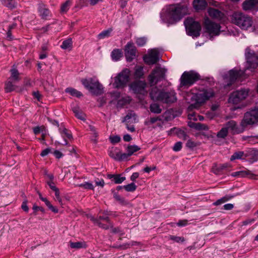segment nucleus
<instances>
[{"label":"nucleus","instance_id":"49530a36","mask_svg":"<svg viewBox=\"0 0 258 258\" xmlns=\"http://www.w3.org/2000/svg\"><path fill=\"white\" fill-rule=\"evenodd\" d=\"M3 4L10 9L14 8L16 6L13 0H4Z\"/></svg>","mask_w":258,"mask_h":258},{"label":"nucleus","instance_id":"0eeeda50","mask_svg":"<svg viewBox=\"0 0 258 258\" xmlns=\"http://www.w3.org/2000/svg\"><path fill=\"white\" fill-rule=\"evenodd\" d=\"M82 83L94 95H98L102 93L103 87L95 78L83 79Z\"/></svg>","mask_w":258,"mask_h":258},{"label":"nucleus","instance_id":"6e6552de","mask_svg":"<svg viewBox=\"0 0 258 258\" xmlns=\"http://www.w3.org/2000/svg\"><path fill=\"white\" fill-rule=\"evenodd\" d=\"M102 214V216H99L97 219L91 217V220L99 227L104 229H108L110 227H112L109 217L111 215V213L107 211H103Z\"/></svg>","mask_w":258,"mask_h":258},{"label":"nucleus","instance_id":"8fccbe9b","mask_svg":"<svg viewBox=\"0 0 258 258\" xmlns=\"http://www.w3.org/2000/svg\"><path fill=\"white\" fill-rule=\"evenodd\" d=\"M160 120L161 118H159V117H151L146 121V124L147 125H151L157 122L158 121Z\"/></svg>","mask_w":258,"mask_h":258},{"label":"nucleus","instance_id":"473e14b6","mask_svg":"<svg viewBox=\"0 0 258 258\" xmlns=\"http://www.w3.org/2000/svg\"><path fill=\"white\" fill-rule=\"evenodd\" d=\"M65 92L70 94L73 96H76L78 98L83 96V94L81 92L78 91L75 89L71 87L66 88Z\"/></svg>","mask_w":258,"mask_h":258},{"label":"nucleus","instance_id":"f257e3e1","mask_svg":"<svg viewBox=\"0 0 258 258\" xmlns=\"http://www.w3.org/2000/svg\"><path fill=\"white\" fill-rule=\"evenodd\" d=\"M188 5L177 3L166 6L161 14L162 20L168 24H174L189 14Z\"/></svg>","mask_w":258,"mask_h":258},{"label":"nucleus","instance_id":"f3484780","mask_svg":"<svg viewBox=\"0 0 258 258\" xmlns=\"http://www.w3.org/2000/svg\"><path fill=\"white\" fill-rule=\"evenodd\" d=\"M161 101L163 103H170L176 101V93L174 91H163Z\"/></svg>","mask_w":258,"mask_h":258},{"label":"nucleus","instance_id":"37998d69","mask_svg":"<svg viewBox=\"0 0 258 258\" xmlns=\"http://www.w3.org/2000/svg\"><path fill=\"white\" fill-rule=\"evenodd\" d=\"M123 187L126 191L128 192L134 191L137 188V186L134 183H131L130 184L124 185Z\"/></svg>","mask_w":258,"mask_h":258},{"label":"nucleus","instance_id":"680f3d73","mask_svg":"<svg viewBox=\"0 0 258 258\" xmlns=\"http://www.w3.org/2000/svg\"><path fill=\"white\" fill-rule=\"evenodd\" d=\"M22 209L25 212H28L29 211V208L27 206V201L25 200L23 201L21 206Z\"/></svg>","mask_w":258,"mask_h":258},{"label":"nucleus","instance_id":"e433bc0d","mask_svg":"<svg viewBox=\"0 0 258 258\" xmlns=\"http://www.w3.org/2000/svg\"><path fill=\"white\" fill-rule=\"evenodd\" d=\"M228 132L227 128L224 126L217 133V137L218 138L225 139L228 135Z\"/></svg>","mask_w":258,"mask_h":258},{"label":"nucleus","instance_id":"cd10ccee","mask_svg":"<svg viewBox=\"0 0 258 258\" xmlns=\"http://www.w3.org/2000/svg\"><path fill=\"white\" fill-rule=\"evenodd\" d=\"M208 12L209 16L213 18L220 19L223 15V14L220 11L214 8L209 9Z\"/></svg>","mask_w":258,"mask_h":258},{"label":"nucleus","instance_id":"b1692460","mask_svg":"<svg viewBox=\"0 0 258 258\" xmlns=\"http://www.w3.org/2000/svg\"><path fill=\"white\" fill-rule=\"evenodd\" d=\"M107 177L116 184L121 183L125 180V177L121 176L120 174H108Z\"/></svg>","mask_w":258,"mask_h":258},{"label":"nucleus","instance_id":"2eb2a0df","mask_svg":"<svg viewBox=\"0 0 258 258\" xmlns=\"http://www.w3.org/2000/svg\"><path fill=\"white\" fill-rule=\"evenodd\" d=\"M159 59V52L156 49L149 51L148 54L144 56V60L148 64L156 63Z\"/></svg>","mask_w":258,"mask_h":258},{"label":"nucleus","instance_id":"f704fd0d","mask_svg":"<svg viewBox=\"0 0 258 258\" xmlns=\"http://www.w3.org/2000/svg\"><path fill=\"white\" fill-rule=\"evenodd\" d=\"M243 156L247 157L243 151L236 152L231 156L230 160L232 161L236 159H242Z\"/></svg>","mask_w":258,"mask_h":258},{"label":"nucleus","instance_id":"79ce46f5","mask_svg":"<svg viewBox=\"0 0 258 258\" xmlns=\"http://www.w3.org/2000/svg\"><path fill=\"white\" fill-rule=\"evenodd\" d=\"M16 26V25L15 24H13L9 27L8 31L7 32L6 38L7 40H8L9 41H12L14 39V37L12 35L11 30L14 29V28H15Z\"/></svg>","mask_w":258,"mask_h":258},{"label":"nucleus","instance_id":"c85d7f7f","mask_svg":"<svg viewBox=\"0 0 258 258\" xmlns=\"http://www.w3.org/2000/svg\"><path fill=\"white\" fill-rule=\"evenodd\" d=\"M10 72L11 75L9 79L13 81H18L20 80L19 73L18 71L13 67Z\"/></svg>","mask_w":258,"mask_h":258},{"label":"nucleus","instance_id":"864d4df0","mask_svg":"<svg viewBox=\"0 0 258 258\" xmlns=\"http://www.w3.org/2000/svg\"><path fill=\"white\" fill-rule=\"evenodd\" d=\"M59 132L63 136V137H66L69 139L72 137L71 135L68 133V130L65 128L62 129L59 128Z\"/></svg>","mask_w":258,"mask_h":258},{"label":"nucleus","instance_id":"09e8293b","mask_svg":"<svg viewBox=\"0 0 258 258\" xmlns=\"http://www.w3.org/2000/svg\"><path fill=\"white\" fill-rule=\"evenodd\" d=\"M130 155H129L128 153L127 152L126 153H122L119 151V155L118 156H116V158L117 160H123L127 159Z\"/></svg>","mask_w":258,"mask_h":258},{"label":"nucleus","instance_id":"3c124183","mask_svg":"<svg viewBox=\"0 0 258 258\" xmlns=\"http://www.w3.org/2000/svg\"><path fill=\"white\" fill-rule=\"evenodd\" d=\"M136 42L138 46H143L146 44L147 42V39L145 37L138 38L136 39Z\"/></svg>","mask_w":258,"mask_h":258},{"label":"nucleus","instance_id":"72a5a7b5","mask_svg":"<svg viewBox=\"0 0 258 258\" xmlns=\"http://www.w3.org/2000/svg\"><path fill=\"white\" fill-rule=\"evenodd\" d=\"M141 149L139 146L133 145H129L126 149V152H127L129 155L132 156L134 153L139 151Z\"/></svg>","mask_w":258,"mask_h":258},{"label":"nucleus","instance_id":"c756f323","mask_svg":"<svg viewBox=\"0 0 258 258\" xmlns=\"http://www.w3.org/2000/svg\"><path fill=\"white\" fill-rule=\"evenodd\" d=\"M72 110L74 113L75 116L81 120L85 119V115L83 114L82 111L80 110L78 106H74L72 108Z\"/></svg>","mask_w":258,"mask_h":258},{"label":"nucleus","instance_id":"338daca9","mask_svg":"<svg viewBox=\"0 0 258 258\" xmlns=\"http://www.w3.org/2000/svg\"><path fill=\"white\" fill-rule=\"evenodd\" d=\"M47 206L53 213H57L58 212V209L55 207L53 206L50 203Z\"/></svg>","mask_w":258,"mask_h":258},{"label":"nucleus","instance_id":"bb28decb","mask_svg":"<svg viewBox=\"0 0 258 258\" xmlns=\"http://www.w3.org/2000/svg\"><path fill=\"white\" fill-rule=\"evenodd\" d=\"M225 127L227 128V130L231 131L233 133H238L240 131H238V128L236 122L234 120H230L228 121L225 124Z\"/></svg>","mask_w":258,"mask_h":258},{"label":"nucleus","instance_id":"6e6d98bb","mask_svg":"<svg viewBox=\"0 0 258 258\" xmlns=\"http://www.w3.org/2000/svg\"><path fill=\"white\" fill-rule=\"evenodd\" d=\"M186 146L189 148H194L197 147L199 144L191 140H188L186 143Z\"/></svg>","mask_w":258,"mask_h":258},{"label":"nucleus","instance_id":"ddd939ff","mask_svg":"<svg viewBox=\"0 0 258 258\" xmlns=\"http://www.w3.org/2000/svg\"><path fill=\"white\" fill-rule=\"evenodd\" d=\"M204 24L206 32L211 36H217L220 34L221 27L219 24L211 21L208 18L205 19Z\"/></svg>","mask_w":258,"mask_h":258},{"label":"nucleus","instance_id":"393cba45","mask_svg":"<svg viewBox=\"0 0 258 258\" xmlns=\"http://www.w3.org/2000/svg\"><path fill=\"white\" fill-rule=\"evenodd\" d=\"M189 126L191 128L198 131H207L209 129L207 125L200 122H190Z\"/></svg>","mask_w":258,"mask_h":258},{"label":"nucleus","instance_id":"4468645a","mask_svg":"<svg viewBox=\"0 0 258 258\" xmlns=\"http://www.w3.org/2000/svg\"><path fill=\"white\" fill-rule=\"evenodd\" d=\"M146 86L147 84L145 82L139 81L132 83L130 88L135 93L145 95L147 94L145 90Z\"/></svg>","mask_w":258,"mask_h":258},{"label":"nucleus","instance_id":"1a4fd4ad","mask_svg":"<svg viewBox=\"0 0 258 258\" xmlns=\"http://www.w3.org/2000/svg\"><path fill=\"white\" fill-rule=\"evenodd\" d=\"M184 25L189 35L198 37L201 30L200 24L194 20L192 18H187L184 21Z\"/></svg>","mask_w":258,"mask_h":258},{"label":"nucleus","instance_id":"052dcab7","mask_svg":"<svg viewBox=\"0 0 258 258\" xmlns=\"http://www.w3.org/2000/svg\"><path fill=\"white\" fill-rule=\"evenodd\" d=\"M170 239H171L175 242H179L180 241H184L183 238L181 237L170 236Z\"/></svg>","mask_w":258,"mask_h":258},{"label":"nucleus","instance_id":"f03ea898","mask_svg":"<svg viewBox=\"0 0 258 258\" xmlns=\"http://www.w3.org/2000/svg\"><path fill=\"white\" fill-rule=\"evenodd\" d=\"M214 95L213 90L211 88L203 89L197 91L195 89H192L188 92L185 100L191 104L188 109L198 108L202 104L212 97Z\"/></svg>","mask_w":258,"mask_h":258},{"label":"nucleus","instance_id":"a19ab883","mask_svg":"<svg viewBox=\"0 0 258 258\" xmlns=\"http://www.w3.org/2000/svg\"><path fill=\"white\" fill-rule=\"evenodd\" d=\"M15 89V86L13 84L12 80L9 79L5 85V90L7 92H11Z\"/></svg>","mask_w":258,"mask_h":258},{"label":"nucleus","instance_id":"bf43d9fd","mask_svg":"<svg viewBox=\"0 0 258 258\" xmlns=\"http://www.w3.org/2000/svg\"><path fill=\"white\" fill-rule=\"evenodd\" d=\"M55 191V196L56 200L59 202L60 204H62V200L60 197V193L59 191V189L57 188V189L54 190Z\"/></svg>","mask_w":258,"mask_h":258},{"label":"nucleus","instance_id":"a18cd8bd","mask_svg":"<svg viewBox=\"0 0 258 258\" xmlns=\"http://www.w3.org/2000/svg\"><path fill=\"white\" fill-rule=\"evenodd\" d=\"M109 156L117 160L116 158V156H118L119 155V150L117 148H112L109 151Z\"/></svg>","mask_w":258,"mask_h":258},{"label":"nucleus","instance_id":"69168bd1","mask_svg":"<svg viewBox=\"0 0 258 258\" xmlns=\"http://www.w3.org/2000/svg\"><path fill=\"white\" fill-rule=\"evenodd\" d=\"M234 208V205L232 204H226L223 206V209L225 210H231Z\"/></svg>","mask_w":258,"mask_h":258},{"label":"nucleus","instance_id":"e2e57ef3","mask_svg":"<svg viewBox=\"0 0 258 258\" xmlns=\"http://www.w3.org/2000/svg\"><path fill=\"white\" fill-rule=\"evenodd\" d=\"M51 152V149L50 148H46L44 150H43L41 154H40V155L42 156V157H44L46 155H47L50 152Z\"/></svg>","mask_w":258,"mask_h":258},{"label":"nucleus","instance_id":"a878e982","mask_svg":"<svg viewBox=\"0 0 258 258\" xmlns=\"http://www.w3.org/2000/svg\"><path fill=\"white\" fill-rule=\"evenodd\" d=\"M70 246L72 248L74 249H81V248H86L87 247V244L86 242L84 241H77V242H72L70 241Z\"/></svg>","mask_w":258,"mask_h":258},{"label":"nucleus","instance_id":"774afa93","mask_svg":"<svg viewBox=\"0 0 258 258\" xmlns=\"http://www.w3.org/2000/svg\"><path fill=\"white\" fill-rule=\"evenodd\" d=\"M47 183L50 188L53 191L57 189V188L55 186L53 181H47Z\"/></svg>","mask_w":258,"mask_h":258},{"label":"nucleus","instance_id":"5701e85b","mask_svg":"<svg viewBox=\"0 0 258 258\" xmlns=\"http://www.w3.org/2000/svg\"><path fill=\"white\" fill-rule=\"evenodd\" d=\"M233 176H238L240 177H245L246 176H249L250 178H255L254 176H255L254 174L251 173L249 170H242L233 172L231 174Z\"/></svg>","mask_w":258,"mask_h":258},{"label":"nucleus","instance_id":"ea45409f","mask_svg":"<svg viewBox=\"0 0 258 258\" xmlns=\"http://www.w3.org/2000/svg\"><path fill=\"white\" fill-rule=\"evenodd\" d=\"M72 46V41L71 39H68L63 41L61 45V48L63 49L71 48Z\"/></svg>","mask_w":258,"mask_h":258},{"label":"nucleus","instance_id":"4c0bfd02","mask_svg":"<svg viewBox=\"0 0 258 258\" xmlns=\"http://www.w3.org/2000/svg\"><path fill=\"white\" fill-rule=\"evenodd\" d=\"M144 75L143 67L137 66L135 68V76L136 78H141Z\"/></svg>","mask_w":258,"mask_h":258},{"label":"nucleus","instance_id":"c9c22d12","mask_svg":"<svg viewBox=\"0 0 258 258\" xmlns=\"http://www.w3.org/2000/svg\"><path fill=\"white\" fill-rule=\"evenodd\" d=\"M72 4L71 0H67L66 2L63 3L60 7L61 12L63 13H67L69 10Z\"/></svg>","mask_w":258,"mask_h":258},{"label":"nucleus","instance_id":"6ab92c4d","mask_svg":"<svg viewBox=\"0 0 258 258\" xmlns=\"http://www.w3.org/2000/svg\"><path fill=\"white\" fill-rule=\"evenodd\" d=\"M230 165L228 163L220 165L215 164L212 167V170L215 174L219 175L221 173L223 170L230 167Z\"/></svg>","mask_w":258,"mask_h":258},{"label":"nucleus","instance_id":"603ef678","mask_svg":"<svg viewBox=\"0 0 258 258\" xmlns=\"http://www.w3.org/2000/svg\"><path fill=\"white\" fill-rule=\"evenodd\" d=\"M91 131L92 132L93 137L91 138V140L94 143H97L98 134L96 131L95 129L93 127H90Z\"/></svg>","mask_w":258,"mask_h":258},{"label":"nucleus","instance_id":"7ed1b4c3","mask_svg":"<svg viewBox=\"0 0 258 258\" xmlns=\"http://www.w3.org/2000/svg\"><path fill=\"white\" fill-rule=\"evenodd\" d=\"M245 55L247 64L246 69L244 72L241 70H230L228 73L229 82L227 84V86H229L231 85L239 77L243 75L247 70H250L251 72H252L258 66V57L253 51L251 50L249 48H247L245 50Z\"/></svg>","mask_w":258,"mask_h":258},{"label":"nucleus","instance_id":"4d7b16f0","mask_svg":"<svg viewBox=\"0 0 258 258\" xmlns=\"http://www.w3.org/2000/svg\"><path fill=\"white\" fill-rule=\"evenodd\" d=\"M111 142L113 144H115L120 141V138L118 136H111L109 137Z\"/></svg>","mask_w":258,"mask_h":258},{"label":"nucleus","instance_id":"9b49d317","mask_svg":"<svg viewBox=\"0 0 258 258\" xmlns=\"http://www.w3.org/2000/svg\"><path fill=\"white\" fill-rule=\"evenodd\" d=\"M131 72L128 69H123L115 78V81L113 85L116 88H119L124 86L129 81Z\"/></svg>","mask_w":258,"mask_h":258},{"label":"nucleus","instance_id":"a211bd4d","mask_svg":"<svg viewBox=\"0 0 258 258\" xmlns=\"http://www.w3.org/2000/svg\"><path fill=\"white\" fill-rule=\"evenodd\" d=\"M164 91L158 89L157 87L152 88L150 93L151 99L155 101H160Z\"/></svg>","mask_w":258,"mask_h":258},{"label":"nucleus","instance_id":"423d86ee","mask_svg":"<svg viewBox=\"0 0 258 258\" xmlns=\"http://www.w3.org/2000/svg\"><path fill=\"white\" fill-rule=\"evenodd\" d=\"M200 79V76L197 73L192 71H185L182 74L180 78L179 88H188Z\"/></svg>","mask_w":258,"mask_h":258},{"label":"nucleus","instance_id":"2f4dec72","mask_svg":"<svg viewBox=\"0 0 258 258\" xmlns=\"http://www.w3.org/2000/svg\"><path fill=\"white\" fill-rule=\"evenodd\" d=\"M39 12L42 19H46L49 15V10L44 6H40Z\"/></svg>","mask_w":258,"mask_h":258},{"label":"nucleus","instance_id":"f8f14e48","mask_svg":"<svg viewBox=\"0 0 258 258\" xmlns=\"http://www.w3.org/2000/svg\"><path fill=\"white\" fill-rule=\"evenodd\" d=\"M165 71L160 67H156L154 69L148 77V81L150 85L153 86L164 78Z\"/></svg>","mask_w":258,"mask_h":258},{"label":"nucleus","instance_id":"aec40b11","mask_svg":"<svg viewBox=\"0 0 258 258\" xmlns=\"http://www.w3.org/2000/svg\"><path fill=\"white\" fill-rule=\"evenodd\" d=\"M258 4V0H246L242 4L243 9L245 11L254 9Z\"/></svg>","mask_w":258,"mask_h":258},{"label":"nucleus","instance_id":"9d476101","mask_svg":"<svg viewBox=\"0 0 258 258\" xmlns=\"http://www.w3.org/2000/svg\"><path fill=\"white\" fill-rule=\"evenodd\" d=\"M249 89H242L233 92L229 98V102L237 104L245 100L249 94Z\"/></svg>","mask_w":258,"mask_h":258},{"label":"nucleus","instance_id":"0e129e2a","mask_svg":"<svg viewBox=\"0 0 258 258\" xmlns=\"http://www.w3.org/2000/svg\"><path fill=\"white\" fill-rule=\"evenodd\" d=\"M33 210L34 211V212L35 213L37 211H40L42 213L44 212V209L41 207H39L36 206V205H34L33 206Z\"/></svg>","mask_w":258,"mask_h":258},{"label":"nucleus","instance_id":"dca6fc26","mask_svg":"<svg viewBox=\"0 0 258 258\" xmlns=\"http://www.w3.org/2000/svg\"><path fill=\"white\" fill-rule=\"evenodd\" d=\"M125 56L127 61H132L136 57V48L132 42H128L125 47Z\"/></svg>","mask_w":258,"mask_h":258},{"label":"nucleus","instance_id":"39448f33","mask_svg":"<svg viewBox=\"0 0 258 258\" xmlns=\"http://www.w3.org/2000/svg\"><path fill=\"white\" fill-rule=\"evenodd\" d=\"M253 124H258V106L252 108L248 111L245 113L240 123V125L242 127L241 132L248 125Z\"/></svg>","mask_w":258,"mask_h":258},{"label":"nucleus","instance_id":"c03bdc74","mask_svg":"<svg viewBox=\"0 0 258 258\" xmlns=\"http://www.w3.org/2000/svg\"><path fill=\"white\" fill-rule=\"evenodd\" d=\"M150 110L151 112L155 113H160L161 112V109L160 108L159 106L156 103L152 104L150 105Z\"/></svg>","mask_w":258,"mask_h":258},{"label":"nucleus","instance_id":"7c9ffc66","mask_svg":"<svg viewBox=\"0 0 258 258\" xmlns=\"http://www.w3.org/2000/svg\"><path fill=\"white\" fill-rule=\"evenodd\" d=\"M111 56L113 60L117 61L122 57V53L120 49H114L111 52Z\"/></svg>","mask_w":258,"mask_h":258},{"label":"nucleus","instance_id":"5fc2aeb1","mask_svg":"<svg viewBox=\"0 0 258 258\" xmlns=\"http://www.w3.org/2000/svg\"><path fill=\"white\" fill-rule=\"evenodd\" d=\"M114 197L116 200L119 202L120 203L123 205H125L127 204V202L125 200V199L121 197L120 196L115 194L114 195Z\"/></svg>","mask_w":258,"mask_h":258},{"label":"nucleus","instance_id":"412c9836","mask_svg":"<svg viewBox=\"0 0 258 258\" xmlns=\"http://www.w3.org/2000/svg\"><path fill=\"white\" fill-rule=\"evenodd\" d=\"M207 6V3L206 0H194L193 1V6L196 11L204 10Z\"/></svg>","mask_w":258,"mask_h":258},{"label":"nucleus","instance_id":"20e7f679","mask_svg":"<svg viewBox=\"0 0 258 258\" xmlns=\"http://www.w3.org/2000/svg\"><path fill=\"white\" fill-rule=\"evenodd\" d=\"M232 23L243 30H247L252 26L253 21L247 15L241 12H234L231 16Z\"/></svg>","mask_w":258,"mask_h":258},{"label":"nucleus","instance_id":"58836bf2","mask_svg":"<svg viewBox=\"0 0 258 258\" xmlns=\"http://www.w3.org/2000/svg\"><path fill=\"white\" fill-rule=\"evenodd\" d=\"M112 31V29L111 28L107 30H104L98 35V38L99 39H104L105 37H108L110 35Z\"/></svg>","mask_w":258,"mask_h":258},{"label":"nucleus","instance_id":"13d9d810","mask_svg":"<svg viewBox=\"0 0 258 258\" xmlns=\"http://www.w3.org/2000/svg\"><path fill=\"white\" fill-rule=\"evenodd\" d=\"M182 148V143L180 142H177L175 144L173 147V150L174 151H179Z\"/></svg>","mask_w":258,"mask_h":258},{"label":"nucleus","instance_id":"de8ad7c7","mask_svg":"<svg viewBox=\"0 0 258 258\" xmlns=\"http://www.w3.org/2000/svg\"><path fill=\"white\" fill-rule=\"evenodd\" d=\"M78 186L79 187H83L84 189H92V190L94 189V186L92 184V183L88 182H85L84 183L79 184V185H78Z\"/></svg>","mask_w":258,"mask_h":258},{"label":"nucleus","instance_id":"4be33fe9","mask_svg":"<svg viewBox=\"0 0 258 258\" xmlns=\"http://www.w3.org/2000/svg\"><path fill=\"white\" fill-rule=\"evenodd\" d=\"M174 133H176L179 138L184 140L187 139V136L186 133L183 131L176 127H173L168 132V134L170 135Z\"/></svg>","mask_w":258,"mask_h":258}]
</instances>
